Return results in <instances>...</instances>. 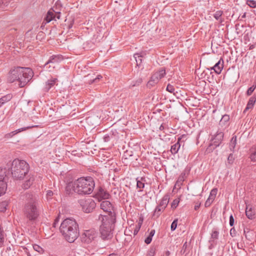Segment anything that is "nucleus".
<instances>
[{
	"label": "nucleus",
	"mask_w": 256,
	"mask_h": 256,
	"mask_svg": "<svg viewBox=\"0 0 256 256\" xmlns=\"http://www.w3.org/2000/svg\"><path fill=\"white\" fill-rule=\"evenodd\" d=\"M256 102V96H252L250 97L248 102L244 110V112L245 113L247 110L250 109L252 108Z\"/></svg>",
	"instance_id": "a211bd4d"
},
{
	"label": "nucleus",
	"mask_w": 256,
	"mask_h": 256,
	"mask_svg": "<svg viewBox=\"0 0 256 256\" xmlns=\"http://www.w3.org/2000/svg\"><path fill=\"white\" fill-rule=\"evenodd\" d=\"M4 172L0 170V196L6 193L7 189V184L4 180Z\"/></svg>",
	"instance_id": "9d476101"
},
{
	"label": "nucleus",
	"mask_w": 256,
	"mask_h": 256,
	"mask_svg": "<svg viewBox=\"0 0 256 256\" xmlns=\"http://www.w3.org/2000/svg\"><path fill=\"white\" fill-rule=\"evenodd\" d=\"M38 126H28L20 128L16 130H14L13 132H10L6 134L4 136V138L6 139L10 138H12V136H14V135L18 134V133H19L21 132L28 130L30 128H36Z\"/></svg>",
	"instance_id": "ddd939ff"
},
{
	"label": "nucleus",
	"mask_w": 256,
	"mask_h": 256,
	"mask_svg": "<svg viewBox=\"0 0 256 256\" xmlns=\"http://www.w3.org/2000/svg\"><path fill=\"white\" fill-rule=\"evenodd\" d=\"M223 68L224 60L221 58L210 69L213 70L216 74H220Z\"/></svg>",
	"instance_id": "2eb2a0df"
},
{
	"label": "nucleus",
	"mask_w": 256,
	"mask_h": 256,
	"mask_svg": "<svg viewBox=\"0 0 256 256\" xmlns=\"http://www.w3.org/2000/svg\"><path fill=\"white\" fill-rule=\"evenodd\" d=\"M230 117L228 115L225 114L223 116L222 119L220 120V124L224 125L226 123H228L229 121Z\"/></svg>",
	"instance_id": "f704fd0d"
},
{
	"label": "nucleus",
	"mask_w": 256,
	"mask_h": 256,
	"mask_svg": "<svg viewBox=\"0 0 256 256\" xmlns=\"http://www.w3.org/2000/svg\"><path fill=\"white\" fill-rule=\"evenodd\" d=\"M115 220V218L112 216H104L102 217V224L99 230L100 237L102 240H108L112 238Z\"/></svg>",
	"instance_id": "423d86ee"
},
{
	"label": "nucleus",
	"mask_w": 256,
	"mask_h": 256,
	"mask_svg": "<svg viewBox=\"0 0 256 256\" xmlns=\"http://www.w3.org/2000/svg\"><path fill=\"white\" fill-rule=\"evenodd\" d=\"M223 138L224 133L218 132L212 140L213 142L211 144L210 146H212L214 148L219 146L223 140Z\"/></svg>",
	"instance_id": "f8f14e48"
},
{
	"label": "nucleus",
	"mask_w": 256,
	"mask_h": 256,
	"mask_svg": "<svg viewBox=\"0 0 256 256\" xmlns=\"http://www.w3.org/2000/svg\"><path fill=\"white\" fill-rule=\"evenodd\" d=\"M28 256H30V254H28Z\"/></svg>",
	"instance_id": "774afa93"
},
{
	"label": "nucleus",
	"mask_w": 256,
	"mask_h": 256,
	"mask_svg": "<svg viewBox=\"0 0 256 256\" xmlns=\"http://www.w3.org/2000/svg\"><path fill=\"white\" fill-rule=\"evenodd\" d=\"M152 240V238L148 236L144 240V242L146 244H149L151 242Z\"/></svg>",
	"instance_id": "864d4df0"
},
{
	"label": "nucleus",
	"mask_w": 256,
	"mask_h": 256,
	"mask_svg": "<svg viewBox=\"0 0 256 256\" xmlns=\"http://www.w3.org/2000/svg\"><path fill=\"white\" fill-rule=\"evenodd\" d=\"M218 232L216 230H214L212 232L211 237L213 239H218Z\"/></svg>",
	"instance_id": "49530a36"
},
{
	"label": "nucleus",
	"mask_w": 256,
	"mask_h": 256,
	"mask_svg": "<svg viewBox=\"0 0 256 256\" xmlns=\"http://www.w3.org/2000/svg\"><path fill=\"white\" fill-rule=\"evenodd\" d=\"M235 232H236V230H235L234 228H233L230 229V234L232 236H235Z\"/></svg>",
	"instance_id": "4d7b16f0"
},
{
	"label": "nucleus",
	"mask_w": 256,
	"mask_h": 256,
	"mask_svg": "<svg viewBox=\"0 0 256 256\" xmlns=\"http://www.w3.org/2000/svg\"><path fill=\"white\" fill-rule=\"evenodd\" d=\"M136 186L138 188L140 189H142L144 187V178H141L140 180H138V178H136Z\"/></svg>",
	"instance_id": "7c9ffc66"
},
{
	"label": "nucleus",
	"mask_w": 256,
	"mask_h": 256,
	"mask_svg": "<svg viewBox=\"0 0 256 256\" xmlns=\"http://www.w3.org/2000/svg\"><path fill=\"white\" fill-rule=\"evenodd\" d=\"M164 129V127L163 124H162L159 128L160 130H163Z\"/></svg>",
	"instance_id": "052dcab7"
},
{
	"label": "nucleus",
	"mask_w": 256,
	"mask_h": 256,
	"mask_svg": "<svg viewBox=\"0 0 256 256\" xmlns=\"http://www.w3.org/2000/svg\"><path fill=\"white\" fill-rule=\"evenodd\" d=\"M246 4L250 8H256V1L253 0H248L246 2Z\"/></svg>",
	"instance_id": "4c0bfd02"
},
{
	"label": "nucleus",
	"mask_w": 256,
	"mask_h": 256,
	"mask_svg": "<svg viewBox=\"0 0 256 256\" xmlns=\"http://www.w3.org/2000/svg\"><path fill=\"white\" fill-rule=\"evenodd\" d=\"M34 72L30 68L18 66L12 69L8 76V82H18L20 88L24 87L32 78Z\"/></svg>",
	"instance_id": "f03ea898"
},
{
	"label": "nucleus",
	"mask_w": 256,
	"mask_h": 256,
	"mask_svg": "<svg viewBox=\"0 0 256 256\" xmlns=\"http://www.w3.org/2000/svg\"><path fill=\"white\" fill-rule=\"evenodd\" d=\"M164 209L165 208H164L162 206L160 207V206L158 204L155 208V210L153 214V217L154 218H158Z\"/></svg>",
	"instance_id": "393cba45"
},
{
	"label": "nucleus",
	"mask_w": 256,
	"mask_h": 256,
	"mask_svg": "<svg viewBox=\"0 0 256 256\" xmlns=\"http://www.w3.org/2000/svg\"><path fill=\"white\" fill-rule=\"evenodd\" d=\"M132 232L131 230L128 229H126L124 231V234L125 235H130V233Z\"/></svg>",
	"instance_id": "13d9d810"
},
{
	"label": "nucleus",
	"mask_w": 256,
	"mask_h": 256,
	"mask_svg": "<svg viewBox=\"0 0 256 256\" xmlns=\"http://www.w3.org/2000/svg\"><path fill=\"white\" fill-rule=\"evenodd\" d=\"M61 7H62V6L57 2L56 3V6H54L52 8H54V10L56 11L60 12Z\"/></svg>",
	"instance_id": "de8ad7c7"
},
{
	"label": "nucleus",
	"mask_w": 256,
	"mask_h": 256,
	"mask_svg": "<svg viewBox=\"0 0 256 256\" xmlns=\"http://www.w3.org/2000/svg\"><path fill=\"white\" fill-rule=\"evenodd\" d=\"M140 228V226L138 225V226H136V228H134V235L136 236L138 232L139 231Z\"/></svg>",
	"instance_id": "603ef678"
},
{
	"label": "nucleus",
	"mask_w": 256,
	"mask_h": 256,
	"mask_svg": "<svg viewBox=\"0 0 256 256\" xmlns=\"http://www.w3.org/2000/svg\"><path fill=\"white\" fill-rule=\"evenodd\" d=\"M200 202H197L196 203V205L194 206V209L196 210H197L200 208Z\"/></svg>",
	"instance_id": "6e6d98bb"
},
{
	"label": "nucleus",
	"mask_w": 256,
	"mask_h": 256,
	"mask_svg": "<svg viewBox=\"0 0 256 256\" xmlns=\"http://www.w3.org/2000/svg\"><path fill=\"white\" fill-rule=\"evenodd\" d=\"M154 234H155V230H152L150 232L148 236L151 238H152V236H154Z\"/></svg>",
	"instance_id": "bf43d9fd"
},
{
	"label": "nucleus",
	"mask_w": 256,
	"mask_h": 256,
	"mask_svg": "<svg viewBox=\"0 0 256 256\" xmlns=\"http://www.w3.org/2000/svg\"><path fill=\"white\" fill-rule=\"evenodd\" d=\"M100 208L104 212H108V216H113L115 218L114 215V206L108 200H104L102 201L100 203Z\"/></svg>",
	"instance_id": "1a4fd4ad"
},
{
	"label": "nucleus",
	"mask_w": 256,
	"mask_h": 256,
	"mask_svg": "<svg viewBox=\"0 0 256 256\" xmlns=\"http://www.w3.org/2000/svg\"><path fill=\"white\" fill-rule=\"evenodd\" d=\"M246 214L248 218L252 220L254 218V212L252 210V206L248 205L246 206Z\"/></svg>",
	"instance_id": "412c9836"
},
{
	"label": "nucleus",
	"mask_w": 256,
	"mask_h": 256,
	"mask_svg": "<svg viewBox=\"0 0 256 256\" xmlns=\"http://www.w3.org/2000/svg\"><path fill=\"white\" fill-rule=\"evenodd\" d=\"M12 98V95L11 94H8L0 98V108L6 102L10 100Z\"/></svg>",
	"instance_id": "b1692460"
},
{
	"label": "nucleus",
	"mask_w": 256,
	"mask_h": 256,
	"mask_svg": "<svg viewBox=\"0 0 256 256\" xmlns=\"http://www.w3.org/2000/svg\"><path fill=\"white\" fill-rule=\"evenodd\" d=\"M94 186L92 178L82 177L73 182H69L66 189L68 194L74 192L78 194H89L93 192Z\"/></svg>",
	"instance_id": "f257e3e1"
},
{
	"label": "nucleus",
	"mask_w": 256,
	"mask_h": 256,
	"mask_svg": "<svg viewBox=\"0 0 256 256\" xmlns=\"http://www.w3.org/2000/svg\"><path fill=\"white\" fill-rule=\"evenodd\" d=\"M170 254V252L168 250H167L166 252V256H169Z\"/></svg>",
	"instance_id": "e2e57ef3"
},
{
	"label": "nucleus",
	"mask_w": 256,
	"mask_h": 256,
	"mask_svg": "<svg viewBox=\"0 0 256 256\" xmlns=\"http://www.w3.org/2000/svg\"><path fill=\"white\" fill-rule=\"evenodd\" d=\"M136 62L137 66H140L142 62V56L138 54H136L134 56Z\"/></svg>",
	"instance_id": "72a5a7b5"
},
{
	"label": "nucleus",
	"mask_w": 256,
	"mask_h": 256,
	"mask_svg": "<svg viewBox=\"0 0 256 256\" xmlns=\"http://www.w3.org/2000/svg\"><path fill=\"white\" fill-rule=\"evenodd\" d=\"M53 192L52 190H48L46 192V198L48 199L50 198L53 196Z\"/></svg>",
	"instance_id": "3c124183"
},
{
	"label": "nucleus",
	"mask_w": 256,
	"mask_h": 256,
	"mask_svg": "<svg viewBox=\"0 0 256 256\" xmlns=\"http://www.w3.org/2000/svg\"><path fill=\"white\" fill-rule=\"evenodd\" d=\"M97 236V232L94 228L85 230L82 234V241L86 244H90L94 240Z\"/></svg>",
	"instance_id": "6e6552de"
},
{
	"label": "nucleus",
	"mask_w": 256,
	"mask_h": 256,
	"mask_svg": "<svg viewBox=\"0 0 256 256\" xmlns=\"http://www.w3.org/2000/svg\"><path fill=\"white\" fill-rule=\"evenodd\" d=\"M180 202V198H176L173 200L172 203L171 207L172 208H176Z\"/></svg>",
	"instance_id": "ea45409f"
},
{
	"label": "nucleus",
	"mask_w": 256,
	"mask_h": 256,
	"mask_svg": "<svg viewBox=\"0 0 256 256\" xmlns=\"http://www.w3.org/2000/svg\"><path fill=\"white\" fill-rule=\"evenodd\" d=\"M186 137V136L185 134L182 135L178 138V142L176 144L172 146L170 152L172 154H175L178 153L180 147V142H182V140L184 138H185Z\"/></svg>",
	"instance_id": "4468645a"
},
{
	"label": "nucleus",
	"mask_w": 256,
	"mask_h": 256,
	"mask_svg": "<svg viewBox=\"0 0 256 256\" xmlns=\"http://www.w3.org/2000/svg\"><path fill=\"white\" fill-rule=\"evenodd\" d=\"M178 219H176L173 221V222H172V224H171V226H170V229H171L172 231H174L176 229L177 226H178Z\"/></svg>",
	"instance_id": "79ce46f5"
},
{
	"label": "nucleus",
	"mask_w": 256,
	"mask_h": 256,
	"mask_svg": "<svg viewBox=\"0 0 256 256\" xmlns=\"http://www.w3.org/2000/svg\"><path fill=\"white\" fill-rule=\"evenodd\" d=\"M57 224H58V221L55 220L54 222L53 223V226L56 228V226Z\"/></svg>",
	"instance_id": "680f3d73"
},
{
	"label": "nucleus",
	"mask_w": 256,
	"mask_h": 256,
	"mask_svg": "<svg viewBox=\"0 0 256 256\" xmlns=\"http://www.w3.org/2000/svg\"><path fill=\"white\" fill-rule=\"evenodd\" d=\"M166 90L170 93L174 94L175 91V88H174L173 86L168 84L166 87Z\"/></svg>",
	"instance_id": "c03bdc74"
},
{
	"label": "nucleus",
	"mask_w": 256,
	"mask_h": 256,
	"mask_svg": "<svg viewBox=\"0 0 256 256\" xmlns=\"http://www.w3.org/2000/svg\"><path fill=\"white\" fill-rule=\"evenodd\" d=\"M72 26V24H70V25L68 26V28H70Z\"/></svg>",
	"instance_id": "69168bd1"
},
{
	"label": "nucleus",
	"mask_w": 256,
	"mask_h": 256,
	"mask_svg": "<svg viewBox=\"0 0 256 256\" xmlns=\"http://www.w3.org/2000/svg\"><path fill=\"white\" fill-rule=\"evenodd\" d=\"M156 74H152L151 76L150 80L148 82L147 84V86L150 88L151 87L158 84L159 80L156 77Z\"/></svg>",
	"instance_id": "5701e85b"
},
{
	"label": "nucleus",
	"mask_w": 256,
	"mask_h": 256,
	"mask_svg": "<svg viewBox=\"0 0 256 256\" xmlns=\"http://www.w3.org/2000/svg\"><path fill=\"white\" fill-rule=\"evenodd\" d=\"M97 196L102 199H108L110 198V194L106 190L102 188H100L97 192Z\"/></svg>",
	"instance_id": "f3484780"
},
{
	"label": "nucleus",
	"mask_w": 256,
	"mask_h": 256,
	"mask_svg": "<svg viewBox=\"0 0 256 256\" xmlns=\"http://www.w3.org/2000/svg\"><path fill=\"white\" fill-rule=\"evenodd\" d=\"M156 250V249L154 247L150 248L147 252L146 256H154Z\"/></svg>",
	"instance_id": "e433bc0d"
},
{
	"label": "nucleus",
	"mask_w": 256,
	"mask_h": 256,
	"mask_svg": "<svg viewBox=\"0 0 256 256\" xmlns=\"http://www.w3.org/2000/svg\"><path fill=\"white\" fill-rule=\"evenodd\" d=\"M223 12L222 10H218L214 14V17L218 20L222 22L223 19L222 18V15Z\"/></svg>",
	"instance_id": "cd10ccee"
},
{
	"label": "nucleus",
	"mask_w": 256,
	"mask_h": 256,
	"mask_svg": "<svg viewBox=\"0 0 256 256\" xmlns=\"http://www.w3.org/2000/svg\"><path fill=\"white\" fill-rule=\"evenodd\" d=\"M5 239V234L2 227L0 225V246H2Z\"/></svg>",
	"instance_id": "c85d7f7f"
},
{
	"label": "nucleus",
	"mask_w": 256,
	"mask_h": 256,
	"mask_svg": "<svg viewBox=\"0 0 256 256\" xmlns=\"http://www.w3.org/2000/svg\"><path fill=\"white\" fill-rule=\"evenodd\" d=\"M250 158L252 161L256 162V146L252 148L251 149Z\"/></svg>",
	"instance_id": "2f4dec72"
},
{
	"label": "nucleus",
	"mask_w": 256,
	"mask_h": 256,
	"mask_svg": "<svg viewBox=\"0 0 256 256\" xmlns=\"http://www.w3.org/2000/svg\"><path fill=\"white\" fill-rule=\"evenodd\" d=\"M234 218L232 214H231L230 216V225L232 226L234 224Z\"/></svg>",
	"instance_id": "8fccbe9b"
},
{
	"label": "nucleus",
	"mask_w": 256,
	"mask_h": 256,
	"mask_svg": "<svg viewBox=\"0 0 256 256\" xmlns=\"http://www.w3.org/2000/svg\"><path fill=\"white\" fill-rule=\"evenodd\" d=\"M184 181L183 178H179L178 180L176 182V185L178 184V186L182 184V182Z\"/></svg>",
	"instance_id": "5fc2aeb1"
},
{
	"label": "nucleus",
	"mask_w": 256,
	"mask_h": 256,
	"mask_svg": "<svg viewBox=\"0 0 256 256\" xmlns=\"http://www.w3.org/2000/svg\"><path fill=\"white\" fill-rule=\"evenodd\" d=\"M8 206V202L7 201L0 202V211L1 212H4L6 210Z\"/></svg>",
	"instance_id": "473e14b6"
},
{
	"label": "nucleus",
	"mask_w": 256,
	"mask_h": 256,
	"mask_svg": "<svg viewBox=\"0 0 256 256\" xmlns=\"http://www.w3.org/2000/svg\"><path fill=\"white\" fill-rule=\"evenodd\" d=\"M62 58L59 55H53L51 56L48 61L46 62V66L48 64H56L61 61Z\"/></svg>",
	"instance_id": "dca6fc26"
},
{
	"label": "nucleus",
	"mask_w": 256,
	"mask_h": 256,
	"mask_svg": "<svg viewBox=\"0 0 256 256\" xmlns=\"http://www.w3.org/2000/svg\"><path fill=\"white\" fill-rule=\"evenodd\" d=\"M78 203L84 212L86 213L92 212L96 206L95 202L92 198L80 199L78 200Z\"/></svg>",
	"instance_id": "0eeeda50"
},
{
	"label": "nucleus",
	"mask_w": 256,
	"mask_h": 256,
	"mask_svg": "<svg viewBox=\"0 0 256 256\" xmlns=\"http://www.w3.org/2000/svg\"><path fill=\"white\" fill-rule=\"evenodd\" d=\"M186 246H187L186 242H185V243L184 244V246H183V248H186Z\"/></svg>",
	"instance_id": "0e129e2a"
},
{
	"label": "nucleus",
	"mask_w": 256,
	"mask_h": 256,
	"mask_svg": "<svg viewBox=\"0 0 256 256\" xmlns=\"http://www.w3.org/2000/svg\"><path fill=\"white\" fill-rule=\"evenodd\" d=\"M236 144V137H232L230 143V148L232 151H234Z\"/></svg>",
	"instance_id": "c756f323"
},
{
	"label": "nucleus",
	"mask_w": 256,
	"mask_h": 256,
	"mask_svg": "<svg viewBox=\"0 0 256 256\" xmlns=\"http://www.w3.org/2000/svg\"><path fill=\"white\" fill-rule=\"evenodd\" d=\"M55 19V16H54V11L52 10V8L48 10L46 16L44 19V22L45 24L48 23L50 22L52 20Z\"/></svg>",
	"instance_id": "4be33fe9"
},
{
	"label": "nucleus",
	"mask_w": 256,
	"mask_h": 256,
	"mask_svg": "<svg viewBox=\"0 0 256 256\" xmlns=\"http://www.w3.org/2000/svg\"><path fill=\"white\" fill-rule=\"evenodd\" d=\"M168 202H169V196L168 195H165L162 198L159 205L160 206V207L162 206L164 208H166L168 206Z\"/></svg>",
	"instance_id": "a878e982"
},
{
	"label": "nucleus",
	"mask_w": 256,
	"mask_h": 256,
	"mask_svg": "<svg viewBox=\"0 0 256 256\" xmlns=\"http://www.w3.org/2000/svg\"><path fill=\"white\" fill-rule=\"evenodd\" d=\"M228 160L229 163H232L233 160H234V156L232 154H229Z\"/></svg>",
	"instance_id": "09e8293b"
},
{
	"label": "nucleus",
	"mask_w": 256,
	"mask_h": 256,
	"mask_svg": "<svg viewBox=\"0 0 256 256\" xmlns=\"http://www.w3.org/2000/svg\"><path fill=\"white\" fill-rule=\"evenodd\" d=\"M26 198L28 202L24 208V214L28 220H34L39 216L38 202L32 194H27Z\"/></svg>",
	"instance_id": "20e7f679"
},
{
	"label": "nucleus",
	"mask_w": 256,
	"mask_h": 256,
	"mask_svg": "<svg viewBox=\"0 0 256 256\" xmlns=\"http://www.w3.org/2000/svg\"><path fill=\"white\" fill-rule=\"evenodd\" d=\"M109 256H113V254H110Z\"/></svg>",
	"instance_id": "338daca9"
},
{
	"label": "nucleus",
	"mask_w": 256,
	"mask_h": 256,
	"mask_svg": "<svg viewBox=\"0 0 256 256\" xmlns=\"http://www.w3.org/2000/svg\"><path fill=\"white\" fill-rule=\"evenodd\" d=\"M217 192L218 189L216 188H214L211 190L210 196L204 204L206 207H209L212 204L216 197Z\"/></svg>",
	"instance_id": "9b49d317"
},
{
	"label": "nucleus",
	"mask_w": 256,
	"mask_h": 256,
	"mask_svg": "<svg viewBox=\"0 0 256 256\" xmlns=\"http://www.w3.org/2000/svg\"><path fill=\"white\" fill-rule=\"evenodd\" d=\"M52 11H54V16H55V18H56L58 19H60V12L56 11V10H54V8H52Z\"/></svg>",
	"instance_id": "a18cd8bd"
},
{
	"label": "nucleus",
	"mask_w": 256,
	"mask_h": 256,
	"mask_svg": "<svg viewBox=\"0 0 256 256\" xmlns=\"http://www.w3.org/2000/svg\"><path fill=\"white\" fill-rule=\"evenodd\" d=\"M102 78V76L100 75H98L96 77L92 80H90V84L97 83Z\"/></svg>",
	"instance_id": "a19ab883"
},
{
	"label": "nucleus",
	"mask_w": 256,
	"mask_h": 256,
	"mask_svg": "<svg viewBox=\"0 0 256 256\" xmlns=\"http://www.w3.org/2000/svg\"><path fill=\"white\" fill-rule=\"evenodd\" d=\"M256 88V86H252L248 88L246 91V94L248 96H250L252 94V93L254 92Z\"/></svg>",
	"instance_id": "37998d69"
},
{
	"label": "nucleus",
	"mask_w": 256,
	"mask_h": 256,
	"mask_svg": "<svg viewBox=\"0 0 256 256\" xmlns=\"http://www.w3.org/2000/svg\"><path fill=\"white\" fill-rule=\"evenodd\" d=\"M55 64H48L47 65V66H46V63L44 65V68L46 70H48V71L50 72L54 68H55Z\"/></svg>",
	"instance_id": "58836bf2"
},
{
	"label": "nucleus",
	"mask_w": 256,
	"mask_h": 256,
	"mask_svg": "<svg viewBox=\"0 0 256 256\" xmlns=\"http://www.w3.org/2000/svg\"><path fill=\"white\" fill-rule=\"evenodd\" d=\"M57 81L58 80L56 78H52L48 80L46 83V86L44 88V91L48 92L51 88L54 86Z\"/></svg>",
	"instance_id": "aec40b11"
},
{
	"label": "nucleus",
	"mask_w": 256,
	"mask_h": 256,
	"mask_svg": "<svg viewBox=\"0 0 256 256\" xmlns=\"http://www.w3.org/2000/svg\"><path fill=\"white\" fill-rule=\"evenodd\" d=\"M30 170L28 164L24 160L14 159L12 162L10 172L12 178L20 180L28 174Z\"/></svg>",
	"instance_id": "39448f33"
},
{
	"label": "nucleus",
	"mask_w": 256,
	"mask_h": 256,
	"mask_svg": "<svg viewBox=\"0 0 256 256\" xmlns=\"http://www.w3.org/2000/svg\"><path fill=\"white\" fill-rule=\"evenodd\" d=\"M34 181V178L32 175H28V179L26 180L22 185L24 189L26 190L30 188Z\"/></svg>",
	"instance_id": "6ab92c4d"
},
{
	"label": "nucleus",
	"mask_w": 256,
	"mask_h": 256,
	"mask_svg": "<svg viewBox=\"0 0 256 256\" xmlns=\"http://www.w3.org/2000/svg\"><path fill=\"white\" fill-rule=\"evenodd\" d=\"M153 74H156V77L160 80L162 78L164 77L166 74V70L164 68H160L158 72H156Z\"/></svg>",
	"instance_id": "bb28decb"
},
{
	"label": "nucleus",
	"mask_w": 256,
	"mask_h": 256,
	"mask_svg": "<svg viewBox=\"0 0 256 256\" xmlns=\"http://www.w3.org/2000/svg\"><path fill=\"white\" fill-rule=\"evenodd\" d=\"M60 230L64 238L69 242H73L79 236L78 226L72 218H66L61 224Z\"/></svg>",
	"instance_id": "7ed1b4c3"
},
{
	"label": "nucleus",
	"mask_w": 256,
	"mask_h": 256,
	"mask_svg": "<svg viewBox=\"0 0 256 256\" xmlns=\"http://www.w3.org/2000/svg\"><path fill=\"white\" fill-rule=\"evenodd\" d=\"M33 248L34 250L38 252L40 254H43L44 252V250L40 247V246L34 244L33 245Z\"/></svg>",
	"instance_id": "c9c22d12"
}]
</instances>
